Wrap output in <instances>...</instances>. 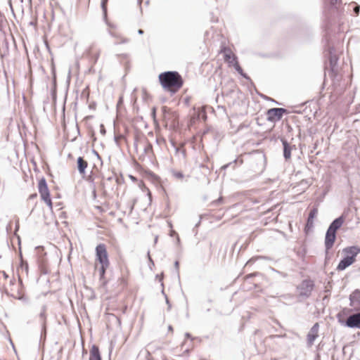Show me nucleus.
Here are the masks:
<instances>
[{
    "mask_svg": "<svg viewBox=\"0 0 360 360\" xmlns=\"http://www.w3.org/2000/svg\"><path fill=\"white\" fill-rule=\"evenodd\" d=\"M351 309L354 311H360V290L355 289L349 296Z\"/></svg>",
    "mask_w": 360,
    "mask_h": 360,
    "instance_id": "obj_11",
    "label": "nucleus"
},
{
    "mask_svg": "<svg viewBox=\"0 0 360 360\" xmlns=\"http://www.w3.org/2000/svg\"><path fill=\"white\" fill-rule=\"evenodd\" d=\"M122 103H123L122 97H120L118 102H117V105H119L120 104H122Z\"/></svg>",
    "mask_w": 360,
    "mask_h": 360,
    "instance_id": "obj_62",
    "label": "nucleus"
},
{
    "mask_svg": "<svg viewBox=\"0 0 360 360\" xmlns=\"http://www.w3.org/2000/svg\"><path fill=\"white\" fill-rule=\"evenodd\" d=\"M89 360H102L101 352L98 345H91L89 351Z\"/></svg>",
    "mask_w": 360,
    "mask_h": 360,
    "instance_id": "obj_17",
    "label": "nucleus"
},
{
    "mask_svg": "<svg viewBox=\"0 0 360 360\" xmlns=\"http://www.w3.org/2000/svg\"><path fill=\"white\" fill-rule=\"evenodd\" d=\"M149 152L153 153V145H152L151 143L148 142L146 146L144 147L143 153H149Z\"/></svg>",
    "mask_w": 360,
    "mask_h": 360,
    "instance_id": "obj_36",
    "label": "nucleus"
},
{
    "mask_svg": "<svg viewBox=\"0 0 360 360\" xmlns=\"http://www.w3.org/2000/svg\"><path fill=\"white\" fill-rule=\"evenodd\" d=\"M163 273L160 274H157L156 275V278L158 279V281L161 283V285L162 287L163 288L164 287V285H163Z\"/></svg>",
    "mask_w": 360,
    "mask_h": 360,
    "instance_id": "obj_49",
    "label": "nucleus"
},
{
    "mask_svg": "<svg viewBox=\"0 0 360 360\" xmlns=\"http://www.w3.org/2000/svg\"><path fill=\"white\" fill-rule=\"evenodd\" d=\"M240 76L245 79L247 81H248L251 86H252L255 89V84L254 82H252V80L251 79V78L248 76V74H246L245 72H243V73H242V75H240Z\"/></svg>",
    "mask_w": 360,
    "mask_h": 360,
    "instance_id": "obj_37",
    "label": "nucleus"
},
{
    "mask_svg": "<svg viewBox=\"0 0 360 360\" xmlns=\"http://www.w3.org/2000/svg\"><path fill=\"white\" fill-rule=\"evenodd\" d=\"M41 200H43L46 205L49 207L50 210L53 209V202L51 201V195L41 198Z\"/></svg>",
    "mask_w": 360,
    "mask_h": 360,
    "instance_id": "obj_33",
    "label": "nucleus"
},
{
    "mask_svg": "<svg viewBox=\"0 0 360 360\" xmlns=\"http://www.w3.org/2000/svg\"><path fill=\"white\" fill-rule=\"evenodd\" d=\"M46 309H47V307L46 305L44 304L42 307H41V311L39 314V318L42 320L43 323H42V328H46Z\"/></svg>",
    "mask_w": 360,
    "mask_h": 360,
    "instance_id": "obj_23",
    "label": "nucleus"
},
{
    "mask_svg": "<svg viewBox=\"0 0 360 360\" xmlns=\"http://www.w3.org/2000/svg\"><path fill=\"white\" fill-rule=\"evenodd\" d=\"M89 109L91 110H95L96 108V103L95 101H92L89 103Z\"/></svg>",
    "mask_w": 360,
    "mask_h": 360,
    "instance_id": "obj_52",
    "label": "nucleus"
},
{
    "mask_svg": "<svg viewBox=\"0 0 360 360\" xmlns=\"http://www.w3.org/2000/svg\"><path fill=\"white\" fill-rule=\"evenodd\" d=\"M259 95L262 98H264L265 100L270 101V99H271V98H270V97H268L267 96L262 95V94H259Z\"/></svg>",
    "mask_w": 360,
    "mask_h": 360,
    "instance_id": "obj_61",
    "label": "nucleus"
},
{
    "mask_svg": "<svg viewBox=\"0 0 360 360\" xmlns=\"http://www.w3.org/2000/svg\"><path fill=\"white\" fill-rule=\"evenodd\" d=\"M37 193H34L30 195L29 200H34V199L37 198Z\"/></svg>",
    "mask_w": 360,
    "mask_h": 360,
    "instance_id": "obj_56",
    "label": "nucleus"
},
{
    "mask_svg": "<svg viewBox=\"0 0 360 360\" xmlns=\"http://www.w3.org/2000/svg\"><path fill=\"white\" fill-rule=\"evenodd\" d=\"M162 117L165 122L169 123L172 129H176L179 127V115L167 106L162 107Z\"/></svg>",
    "mask_w": 360,
    "mask_h": 360,
    "instance_id": "obj_6",
    "label": "nucleus"
},
{
    "mask_svg": "<svg viewBox=\"0 0 360 360\" xmlns=\"http://www.w3.org/2000/svg\"><path fill=\"white\" fill-rule=\"evenodd\" d=\"M239 162L240 165H242L243 163V160L241 159V160H239L238 158H236L235 160H233V161L227 163V164H225L224 165L221 167V170H226L227 168H229V167H231V164H235V165H237L238 163Z\"/></svg>",
    "mask_w": 360,
    "mask_h": 360,
    "instance_id": "obj_26",
    "label": "nucleus"
},
{
    "mask_svg": "<svg viewBox=\"0 0 360 360\" xmlns=\"http://www.w3.org/2000/svg\"><path fill=\"white\" fill-rule=\"evenodd\" d=\"M108 0H102V7L104 10L106 9V4Z\"/></svg>",
    "mask_w": 360,
    "mask_h": 360,
    "instance_id": "obj_58",
    "label": "nucleus"
},
{
    "mask_svg": "<svg viewBox=\"0 0 360 360\" xmlns=\"http://www.w3.org/2000/svg\"><path fill=\"white\" fill-rule=\"evenodd\" d=\"M255 276L263 277L264 275L262 273H260V272H257H257H253V273H251V274H249L246 275L245 276V278H244V280L245 281H248V279L252 278H253Z\"/></svg>",
    "mask_w": 360,
    "mask_h": 360,
    "instance_id": "obj_32",
    "label": "nucleus"
},
{
    "mask_svg": "<svg viewBox=\"0 0 360 360\" xmlns=\"http://www.w3.org/2000/svg\"><path fill=\"white\" fill-rule=\"evenodd\" d=\"M353 10H354L355 15H358L359 13L360 6L355 5Z\"/></svg>",
    "mask_w": 360,
    "mask_h": 360,
    "instance_id": "obj_53",
    "label": "nucleus"
},
{
    "mask_svg": "<svg viewBox=\"0 0 360 360\" xmlns=\"http://www.w3.org/2000/svg\"><path fill=\"white\" fill-rule=\"evenodd\" d=\"M340 51L338 46H324V82L321 85V90L325 88V80L326 72H328L330 78L335 82L339 81L338 74V61L340 59Z\"/></svg>",
    "mask_w": 360,
    "mask_h": 360,
    "instance_id": "obj_1",
    "label": "nucleus"
},
{
    "mask_svg": "<svg viewBox=\"0 0 360 360\" xmlns=\"http://www.w3.org/2000/svg\"><path fill=\"white\" fill-rule=\"evenodd\" d=\"M280 141L283 146V155L285 161L291 159V153L293 149H296L295 145L290 144L285 137H280Z\"/></svg>",
    "mask_w": 360,
    "mask_h": 360,
    "instance_id": "obj_12",
    "label": "nucleus"
},
{
    "mask_svg": "<svg viewBox=\"0 0 360 360\" xmlns=\"http://www.w3.org/2000/svg\"><path fill=\"white\" fill-rule=\"evenodd\" d=\"M109 267V266H102L101 265L98 271H99V279L103 282V285H105L107 283V281H105V273L107 269Z\"/></svg>",
    "mask_w": 360,
    "mask_h": 360,
    "instance_id": "obj_22",
    "label": "nucleus"
},
{
    "mask_svg": "<svg viewBox=\"0 0 360 360\" xmlns=\"http://www.w3.org/2000/svg\"><path fill=\"white\" fill-rule=\"evenodd\" d=\"M307 132L309 136H312L313 134L314 133L312 128L308 129Z\"/></svg>",
    "mask_w": 360,
    "mask_h": 360,
    "instance_id": "obj_60",
    "label": "nucleus"
},
{
    "mask_svg": "<svg viewBox=\"0 0 360 360\" xmlns=\"http://www.w3.org/2000/svg\"><path fill=\"white\" fill-rule=\"evenodd\" d=\"M158 81L163 90L169 93L171 96L176 94L184 83L181 75L176 70H167L160 73Z\"/></svg>",
    "mask_w": 360,
    "mask_h": 360,
    "instance_id": "obj_2",
    "label": "nucleus"
},
{
    "mask_svg": "<svg viewBox=\"0 0 360 360\" xmlns=\"http://www.w3.org/2000/svg\"><path fill=\"white\" fill-rule=\"evenodd\" d=\"M85 53L86 54L87 57L89 58L91 65H94L98 61V59L99 57V53L98 52L94 53L90 49H89L85 51Z\"/></svg>",
    "mask_w": 360,
    "mask_h": 360,
    "instance_id": "obj_20",
    "label": "nucleus"
},
{
    "mask_svg": "<svg viewBox=\"0 0 360 360\" xmlns=\"http://www.w3.org/2000/svg\"><path fill=\"white\" fill-rule=\"evenodd\" d=\"M337 238V233L326 230L324 240L325 253L326 256L328 252L333 248Z\"/></svg>",
    "mask_w": 360,
    "mask_h": 360,
    "instance_id": "obj_10",
    "label": "nucleus"
},
{
    "mask_svg": "<svg viewBox=\"0 0 360 360\" xmlns=\"http://www.w3.org/2000/svg\"><path fill=\"white\" fill-rule=\"evenodd\" d=\"M91 152L97 158V159L101 161V164L102 165L103 160L99 153L95 149H92Z\"/></svg>",
    "mask_w": 360,
    "mask_h": 360,
    "instance_id": "obj_48",
    "label": "nucleus"
},
{
    "mask_svg": "<svg viewBox=\"0 0 360 360\" xmlns=\"http://www.w3.org/2000/svg\"><path fill=\"white\" fill-rule=\"evenodd\" d=\"M190 316H189V313H188V302L186 301V319H189Z\"/></svg>",
    "mask_w": 360,
    "mask_h": 360,
    "instance_id": "obj_57",
    "label": "nucleus"
},
{
    "mask_svg": "<svg viewBox=\"0 0 360 360\" xmlns=\"http://www.w3.org/2000/svg\"><path fill=\"white\" fill-rule=\"evenodd\" d=\"M156 113H157V108L154 106L151 109L150 115L155 122H157Z\"/></svg>",
    "mask_w": 360,
    "mask_h": 360,
    "instance_id": "obj_41",
    "label": "nucleus"
},
{
    "mask_svg": "<svg viewBox=\"0 0 360 360\" xmlns=\"http://www.w3.org/2000/svg\"><path fill=\"white\" fill-rule=\"evenodd\" d=\"M319 323L316 322L312 326L309 332L307 333V343L308 346H311L314 344L316 339L319 337Z\"/></svg>",
    "mask_w": 360,
    "mask_h": 360,
    "instance_id": "obj_13",
    "label": "nucleus"
},
{
    "mask_svg": "<svg viewBox=\"0 0 360 360\" xmlns=\"http://www.w3.org/2000/svg\"><path fill=\"white\" fill-rule=\"evenodd\" d=\"M168 330L171 331V332H173L174 329H173V327H172V325H169L168 326Z\"/></svg>",
    "mask_w": 360,
    "mask_h": 360,
    "instance_id": "obj_64",
    "label": "nucleus"
},
{
    "mask_svg": "<svg viewBox=\"0 0 360 360\" xmlns=\"http://www.w3.org/2000/svg\"><path fill=\"white\" fill-rule=\"evenodd\" d=\"M345 221V216L342 214L332 221L327 230L337 233V231L342 227Z\"/></svg>",
    "mask_w": 360,
    "mask_h": 360,
    "instance_id": "obj_15",
    "label": "nucleus"
},
{
    "mask_svg": "<svg viewBox=\"0 0 360 360\" xmlns=\"http://www.w3.org/2000/svg\"><path fill=\"white\" fill-rule=\"evenodd\" d=\"M184 335H185V338H186V339H189V340H191V341H193V340H195V339H199V340H200V339L199 338H198V337H193V336L190 333H188V332L185 333Z\"/></svg>",
    "mask_w": 360,
    "mask_h": 360,
    "instance_id": "obj_43",
    "label": "nucleus"
},
{
    "mask_svg": "<svg viewBox=\"0 0 360 360\" xmlns=\"http://www.w3.org/2000/svg\"><path fill=\"white\" fill-rule=\"evenodd\" d=\"M314 229V220L307 218L304 227V233L306 236L309 235Z\"/></svg>",
    "mask_w": 360,
    "mask_h": 360,
    "instance_id": "obj_21",
    "label": "nucleus"
},
{
    "mask_svg": "<svg viewBox=\"0 0 360 360\" xmlns=\"http://www.w3.org/2000/svg\"><path fill=\"white\" fill-rule=\"evenodd\" d=\"M174 267L176 271V274L177 275L178 278L179 279V262L178 260H176L174 263Z\"/></svg>",
    "mask_w": 360,
    "mask_h": 360,
    "instance_id": "obj_39",
    "label": "nucleus"
},
{
    "mask_svg": "<svg viewBox=\"0 0 360 360\" xmlns=\"http://www.w3.org/2000/svg\"><path fill=\"white\" fill-rule=\"evenodd\" d=\"M46 255V253H44V255L41 256L38 260L39 270L41 273L44 275L49 274V270L46 266V259L45 257Z\"/></svg>",
    "mask_w": 360,
    "mask_h": 360,
    "instance_id": "obj_18",
    "label": "nucleus"
},
{
    "mask_svg": "<svg viewBox=\"0 0 360 360\" xmlns=\"http://www.w3.org/2000/svg\"><path fill=\"white\" fill-rule=\"evenodd\" d=\"M100 133L103 136L106 134V129L103 124H100Z\"/></svg>",
    "mask_w": 360,
    "mask_h": 360,
    "instance_id": "obj_51",
    "label": "nucleus"
},
{
    "mask_svg": "<svg viewBox=\"0 0 360 360\" xmlns=\"http://www.w3.org/2000/svg\"><path fill=\"white\" fill-rule=\"evenodd\" d=\"M311 185V184L309 183V181L307 180V179H302L300 183H299V186H302V190L303 191H305L307 188L309 187V186Z\"/></svg>",
    "mask_w": 360,
    "mask_h": 360,
    "instance_id": "obj_31",
    "label": "nucleus"
},
{
    "mask_svg": "<svg viewBox=\"0 0 360 360\" xmlns=\"http://www.w3.org/2000/svg\"><path fill=\"white\" fill-rule=\"evenodd\" d=\"M286 337V334H281V335H271L269 336V338L271 340H274V339H276V338H285Z\"/></svg>",
    "mask_w": 360,
    "mask_h": 360,
    "instance_id": "obj_47",
    "label": "nucleus"
},
{
    "mask_svg": "<svg viewBox=\"0 0 360 360\" xmlns=\"http://www.w3.org/2000/svg\"><path fill=\"white\" fill-rule=\"evenodd\" d=\"M314 288L315 283L312 279L306 278L302 280L296 287V290L299 292L298 297L304 299L309 298Z\"/></svg>",
    "mask_w": 360,
    "mask_h": 360,
    "instance_id": "obj_5",
    "label": "nucleus"
},
{
    "mask_svg": "<svg viewBox=\"0 0 360 360\" xmlns=\"http://www.w3.org/2000/svg\"><path fill=\"white\" fill-rule=\"evenodd\" d=\"M147 257H148V267L152 271L153 270V267L155 266V263H154L153 259L150 257V251H148Z\"/></svg>",
    "mask_w": 360,
    "mask_h": 360,
    "instance_id": "obj_34",
    "label": "nucleus"
},
{
    "mask_svg": "<svg viewBox=\"0 0 360 360\" xmlns=\"http://www.w3.org/2000/svg\"><path fill=\"white\" fill-rule=\"evenodd\" d=\"M171 173L172 174L173 176L178 179H182L184 177V174L181 171H177L175 169H172Z\"/></svg>",
    "mask_w": 360,
    "mask_h": 360,
    "instance_id": "obj_29",
    "label": "nucleus"
},
{
    "mask_svg": "<svg viewBox=\"0 0 360 360\" xmlns=\"http://www.w3.org/2000/svg\"><path fill=\"white\" fill-rule=\"evenodd\" d=\"M330 1V4L333 6L338 4V3H341L342 0H329Z\"/></svg>",
    "mask_w": 360,
    "mask_h": 360,
    "instance_id": "obj_55",
    "label": "nucleus"
},
{
    "mask_svg": "<svg viewBox=\"0 0 360 360\" xmlns=\"http://www.w3.org/2000/svg\"><path fill=\"white\" fill-rule=\"evenodd\" d=\"M139 134L138 133H136L134 136V147L135 148V150H137L138 149V141H139Z\"/></svg>",
    "mask_w": 360,
    "mask_h": 360,
    "instance_id": "obj_46",
    "label": "nucleus"
},
{
    "mask_svg": "<svg viewBox=\"0 0 360 360\" xmlns=\"http://www.w3.org/2000/svg\"><path fill=\"white\" fill-rule=\"evenodd\" d=\"M223 202H224V198H223V197L221 196L219 198H217L216 200H214L212 202V204L214 205H217L222 203Z\"/></svg>",
    "mask_w": 360,
    "mask_h": 360,
    "instance_id": "obj_50",
    "label": "nucleus"
},
{
    "mask_svg": "<svg viewBox=\"0 0 360 360\" xmlns=\"http://www.w3.org/2000/svg\"><path fill=\"white\" fill-rule=\"evenodd\" d=\"M38 191L41 196V199L50 196V191L46 179L42 176L38 181Z\"/></svg>",
    "mask_w": 360,
    "mask_h": 360,
    "instance_id": "obj_14",
    "label": "nucleus"
},
{
    "mask_svg": "<svg viewBox=\"0 0 360 360\" xmlns=\"http://www.w3.org/2000/svg\"><path fill=\"white\" fill-rule=\"evenodd\" d=\"M342 253L343 256L336 267L338 271L345 270L355 262L356 256L360 253V248L357 245L348 246L342 250Z\"/></svg>",
    "mask_w": 360,
    "mask_h": 360,
    "instance_id": "obj_4",
    "label": "nucleus"
},
{
    "mask_svg": "<svg viewBox=\"0 0 360 360\" xmlns=\"http://www.w3.org/2000/svg\"><path fill=\"white\" fill-rule=\"evenodd\" d=\"M19 300H22L25 303H28V298L25 295H22L20 297Z\"/></svg>",
    "mask_w": 360,
    "mask_h": 360,
    "instance_id": "obj_54",
    "label": "nucleus"
},
{
    "mask_svg": "<svg viewBox=\"0 0 360 360\" xmlns=\"http://www.w3.org/2000/svg\"><path fill=\"white\" fill-rule=\"evenodd\" d=\"M297 255L301 257V258H304L305 256H306V254H307V249L305 247L302 248V250H299L297 252Z\"/></svg>",
    "mask_w": 360,
    "mask_h": 360,
    "instance_id": "obj_40",
    "label": "nucleus"
},
{
    "mask_svg": "<svg viewBox=\"0 0 360 360\" xmlns=\"http://www.w3.org/2000/svg\"><path fill=\"white\" fill-rule=\"evenodd\" d=\"M352 309L343 308L336 314V319L342 326L349 328L360 329V311L351 314Z\"/></svg>",
    "mask_w": 360,
    "mask_h": 360,
    "instance_id": "obj_3",
    "label": "nucleus"
},
{
    "mask_svg": "<svg viewBox=\"0 0 360 360\" xmlns=\"http://www.w3.org/2000/svg\"><path fill=\"white\" fill-rule=\"evenodd\" d=\"M8 25V21L3 13L0 11V30H2Z\"/></svg>",
    "mask_w": 360,
    "mask_h": 360,
    "instance_id": "obj_27",
    "label": "nucleus"
},
{
    "mask_svg": "<svg viewBox=\"0 0 360 360\" xmlns=\"http://www.w3.org/2000/svg\"><path fill=\"white\" fill-rule=\"evenodd\" d=\"M162 294L164 295L165 298V302L167 305V310L169 311L172 309V304L169 300L168 299L167 295L165 294L164 289L162 290Z\"/></svg>",
    "mask_w": 360,
    "mask_h": 360,
    "instance_id": "obj_35",
    "label": "nucleus"
},
{
    "mask_svg": "<svg viewBox=\"0 0 360 360\" xmlns=\"http://www.w3.org/2000/svg\"><path fill=\"white\" fill-rule=\"evenodd\" d=\"M318 211H319V207L317 206V205H314L313 207L311 208V210H310V212L308 214L307 218L309 219L314 220V219L316 217V216L318 214Z\"/></svg>",
    "mask_w": 360,
    "mask_h": 360,
    "instance_id": "obj_24",
    "label": "nucleus"
},
{
    "mask_svg": "<svg viewBox=\"0 0 360 360\" xmlns=\"http://www.w3.org/2000/svg\"><path fill=\"white\" fill-rule=\"evenodd\" d=\"M327 193H328V190H324L321 193V194L319 197L316 198L314 205H317V206L319 207L320 204L323 201Z\"/></svg>",
    "mask_w": 360,
    "mask_h": 360,
    "instance_id": "obj_25",
    "label": "nucleus"
},
{
    "mask_svg": "<svg viewBox=\"0 0 360 360\" xmlns=\"http://www.w3.org/2000/svg\"><path fill=\"white\" fill-rule=\"evenodd\" d=\"M88 167V162L83 157H78L77 159V169L79 174L84 178L86 176V169Z\"/></svg>",
    "mask_w": 360,
    "mask_h": 360,
    "instance_id": "obj_16",
    "label": "nucleus"
},
{
    "mask_svg": "<svg viewBox=\"0 0 360 360\" xmlns=\"http://www.w3.org/2000/svg\"><path fill=\"white\" fill-rule=\"evenodd\" d=\"M19 269H21L22 270H24L26 273V274H28L29 272V265L28 262L25 260L22 262H20L19 267L18 268V271H19Z\"/></svg>",
    "mask_w": 360,
    "mask_h": 360,
    "instance_id": "obj_28",
    "label": "nucleus"
},
{
    "mask_svg": "<svg viewBox=\"0 0 360 360\" xmlns=\"http://www.w3.org/2000/svg\"><path fill=\"white\" fill-rule=\"evenodd\" d=\"M86 180L90 183L94 187H95V182H94V176L93 174V172H91V174L86 178Z\"/></svg>",
    "mask_w": 360,
    "mask_h": 360,
    "instance_id": "obj_38",
    "label": "nucleus"
},
{
    "mask_svg": "<svg viewBox=\"0 0 360 360\" xmlns=\"http://www.w3.org/2000/svg\"><path fill=\"white\" fill-rule=\"evenodd\" d=\"M129 178L133 181H136V178L132 175H129Z\"/></svg>",
    "mask_w": 360,
    "mask_h": 360,
    "instance_id": "obj_63",
    "label": "nucleus"
},
{
    "mask_svg": "<svg viewBox=\"0 0 360 360\" xmlns=\"http://www.w3.org/2000/svg\"><path fill=\"white\" fill-rule=\"evenodd\" d=\"M289 111L284 108H271L266 110V120L271 123L281 121L284 115H288Z\"/></svg>",
    "mask_w": 360,
    "mask_h": 360,
    "instance_id": "obj_7",
    "label": "nucleus"
},
{
    "mask_svg": "<svg viewBox=\"0 0 360 360\" xmlns=\"http://www.w3.org/2000/svg\"><path fill=\"white\" fill-rule=\"evenodd\" d=\"M184 103L186 105H188L189 103H190V98L189 97H186L184 98Z\"/></svg>",
    "mask_w": 360,
    "mask_h": 360,
    "instance_id": "obj_59",
    "label": "nucleus"
},
{
    "mask_svg": "<svg viewBox=\"0 0 360 360\" xmlns=\"http://www.w3.org/2000/svg\"><path fill=\"white\" fill-rule=\"evenodd\" d=\"M255 55L257 56H259L261 57H263V58H271V57H274L275 56V54L274 53H255Z\"/></svg>",
    "mask_w": 360,
    "mask_h": 360,
    "instance_id": "obj_44",
    "label": "nucleus"
},
{
    "mask_svg": "<svg viewBox=\"0 0 360 360\" xmlns=\"http://www.w3.org/2000/svg\"><path fill=\"white\" fill-rule=\"evenodd\" d=\"M219 53H223L224 62L229 67H234L239 63L238 56L233 53L231 46H220Z\"/></svg>",
    "mask_w": 360,
    "mask_h": 360,
    "instance_id": "obj_9",
    "label": "nucleus"
},
{
    "mask_svg": "<svg viewBox=\"0 0 360 360\" xmlns=\"http://www.w3.org/2000/svg\"><path fill=\"white\" fill-rule=\"evenodd\" d=\"M235 70L240 75H242V73H243V68H241V66L240 65L239 63H238L237 65H236L234 67H233Z\"/></svg>",
    "mask_w": 360,
    "mask_h": 360,
    "instance_id": "obj_45",
    "label": "nucleus"
},
{
    "mask_svg": "<svg viewBox=\"0 0 360 360\" xmlns=\"http://www.w3.org/2000/svg\"><path fill=\"white\" fill-rule=\"evenodd\" d=\"M17 238H18V247H19L18 257H19V259H20V262H24L25 260L23 259L22 253V251H21V239H20V237L18 235H17Z\"/></svg>",
    "mask_w": 360,
    "mask_h": 360,
    "instance_id": "obj_30",
    "label": "nucleus"
},
{
    "mask_svg": "<svg viewBox=\"0 0 360 360\" xmlns=\"http://www.w3.org/2000/svg\"><path fill=\"white\" fill-rule=\"evenodd\" d=\"M51 75H52V82H53V88L51 91V94L53 98H56V68L53 63L51 65Z\"/></svg>",
    "mask_w": 360,
    "mask_h": 360,
    "instance_id": "obj_19",
    "label": "nucleus"
},
{
    "mask_svg": "<svg viewBox=\"0 0 360 360\" xmlns=\"http://www.w3.org/2000/svg\"><path fill=\"white\" fill-rule=\"evenodd\" d=\"M115 181L118 185L122 184L124 182V179L122 174H120V176H116Z\"/></svg>",
    "mask_w": 360,
    "mask_h": 360,
    "instance_id": "obj_42",
    "label": "nucleus"
},
{
    "mask_svg": "<svg viewBox=\"0 0 360 360\" xmlns=\"http://www.w3.org/2000/svg\"><path fill=\"white\" fill-rule=\"evenodd\" d=\"M96 261L102 266H110L108 253L106 245L104 243H99L96 249Z\"/></svg>",
    "mask_w": 360,
    "mask_h": 360,
    "instance_id": "obj_8",
    "label": "nucleus"
}]
</instances>
